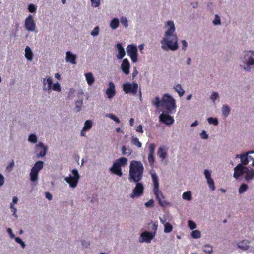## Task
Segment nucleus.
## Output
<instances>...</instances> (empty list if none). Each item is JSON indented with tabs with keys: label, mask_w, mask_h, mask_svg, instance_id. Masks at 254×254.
<instances>
[{
	"label": "nucleus",
	"mask_w": 254,
	"mask_h": 254,
	"mask_svg": "<svg viewBox=\"0 0 254 254\" xmlns=\"http://www.w3.org/2000/svg\"><path fill=\"white\" fill-rule=\"evenodd\" d=\"M167 25L170 28L165 32V36L163 38L161 43H163V49L166 50L165 46H164V42L166 44L167 48L172 51L177 50L178 48L177 37L174 32L175 30V27L173 22L169 21L167 23Z\"/></svg>",
	"instance_id": "nucleus-1"
},
{
	"label": "nucleus",
	"mask_w": 254,
	"mask_h": 254,
	"mask_svg": "<svg viewBox=\"0 0 254 254\" xmlns=\"http://www.w3.org/2000/svg\"><path fill=\"white\" fill-rule=\"evenodd\" d=\"M144 167L141 161L132 160L129 166V179L135 182H139L142 178Z\"/></svg>",
	"instance_id": "nucleus-2"
},
{
	"label": "nucleus",
	"mask_w": 254,
	"mask_h": 254,
	"mask_svg": "<svg viewBox=\"0 0 254 254\" xmlns=\"http://www.w3.org/2000/svg\"><path fill=\"white\" fill-rule=\"evenodd\" d=\"M151 177L154 184L153 192L156 196L158 203L162 207L168 206L169 203L167 201L161 200V199L164 197V195L162 191L159 190V180L157 174L156 173H152Z\"/></svg>",
	"instance_id": "nucleus-3"
},
{
	"label": "nucleus",
	"mask_w": 254,
	"mask_h": 254,
	"mask_svg": "<svg viewBox=\"0 0 254 254\" xmlns=\"http://www.w3.org/2000/svg\"><path fill=\"white\" fill-rule=\"evenodd\" d=\"M161 107L165 108L168 113H172L176 108L175 101L171 96L165 94L162 97Z\"/></svg>",
	"instance_id": "nucleus-4"
},
{
	"label": "nucleus",
	"mask_w": 254,
	"mask_h": 254,
	"mask_svg": "<svg viewBox=\"0 0 254 254\" xmlns=\"http://www.w3.org/2000/svg\"><path fill=\"white\" fill-rule=\"evenodd\" d=\"M44 163L42 161L36 162L32 168L30 173V180L35 182L38 180V176L39 171L43 168Z\"/></svg>",
	"instance_id": "nucleus-5"
},
{
	"label": "nucleus",
	"mask_w": 254,
	"mask_h": 254,
	"mask_svg": "<svg viewBox=\"0 0 254 254\" xmlns=\"http://www.w3.org/2000/svg\"><path fill=\"white\" fill-rule=\"evenodd\" d=\"M72 173L73 176L70 175L69 177L65 178V181L69 185L71 188H75L79 182L80 176L78 172L76 169H73L72 170Z\"/></svg>",
	"instance_id": "nucleus-6"
},
{
	"label": "nucleus",
	"mask_w": 254,
	"mask_h": 254,
	"mask_svg": "<svg viewBox=\"0 0 254 254\" xmlns=\"http://www.w3.org/2000/svg\"><path fill=\"white\" fill-rule=\"evenodd\" d=\"M123 90L126 94H131L135 95L138 91V85L136 82L132 83L127 82L123 85Z\"/></svg>",
	"instance_id": "nucleus-7"
},
{
	"label": "nucleus",
	"mask_w": 254,
	"mask_h": 254,
	"mask_svg": "<svg viewBox=\"0 0 254 254\" xmlns=\"http://www.w3.org/2000/svg\"><path fill=\"white\" fill-rule=\"evenodd\" d=\"M127 55L130 57L133 62H136L138 60L137 47L133 44L128 45L127 47Z\"/></svg>",
	"instance_id": "nucleus-8"
},
{
	"label": "nucleus",
	"mask_w": 254,
	"mask_h": 254,
	"mask_svg": "<svg viewBox=\"0 0 254 254\" xmlns=\"http://www.w3.org/2000/svg\"><path fill=\"white\" fill-rule=\"evenodd\" d=\"M136 183V186L134 189L133 190L132 193L130 194V197L132 198H134L135 197H140L143 193L144 188L143 184L141 183H139V182Z\"/></svg>",
	"instance_id": "nucleus-9"
},
{
	"label": "nucleus",
	"mask_w": 254,
	"mask_h": 254,
	"mask_svg": "<svg viewBox=\"0 0 254 254\" xmlns=\"http://www.w3.org/2000/svg\"><path fill=\"white\" fill-rule=\"evenodd\" d=\"M244 62L248 65H254V51H246L244 55Z\"/></svg>",
	"instance_id": "nucleus-10"
},
{
	"label": "nucleus",
	"mask_w": 254,
	"mask_h": 254,
	"mask_svg": "<svg viewBox=\"0 0 254 254\" xmlns=\"http://www.w3.org/2000/svg\"><path fill=\"white\" fill-rule=\"evenodd\" d=\"M25 27L29 31H34L36 29V24L32 15H29L25 21Z\"/></svg>",
	"instance_id": "nucleus-11"
},
{
	"label": "nucleus",
	"mask_w": 254,
	"mask_h": 254,
	"mask_svg": "<svg viewBox=\"0 0 254 254\" xmlns=\"http://www.w3.org/2000/svg\"><path fill=\"white\" fill-rule=\"evenodd\" d=\"M246 170H247V167L244 166L242 164H238L234 168V177L237 179H238L245 174Z\"/></svg>",
	"instance_id": "nucleus-12"
},
{
	"label": "nucleus",
	"mask_w": 254,
	"mask_h": 254,
	"mask_svg": "<svg viewBox=\"0 0 254 254\" xmlns=\"http://www.w3.org/2000/svg\"><path fill=\"white\" fill-rule=\"evenodd\" d=\"M159 120L162 123H163L167 125L172 124L174 121V120L172 117L168 114L164 113H162L159 116Z\"/></svg>",
	"instance_id": "nucleus-13"
},
{
	"label": "nucleus",
	"mask_w": 254,
	"mask_h": 254,
	"mask_svg": "<svg viewBox=\"0 0 254 254\" xmlns=\"http://www.w3.org/2000/svg\"><path fill=\"white\" fill-rule=\"evenodd\" d=\"M47 148L42 143H40L36 146V152L38 157H44L46 154Z\"/></svg>",
	"instance_id": "nucleus-14"
},
{
	"label": "nucleus",
	"mask_w": 254,
	"mask_h": 254,
	"mask_svg": "<svg viewBox=\"0 0 254 254\" xmlns=\"http://www.w3.org/2000/svg\"><path fill=\"white\" fill-rule=\"evenodd\" d=\"M121 69L123 72L126 75L129 73L130 63L127 58L124 59L121 64Z\"/></svg>",
	"instance_id": "nucleus-15"
},
{
	"label": "nucleus",
	"mask_w": 254,
	"mask_h": 254,
	"mask_svg": "<svg viewBox=\"0 0 254 254\" xmlns=\"http://www.w3.org/2000/svg\"><path fill=\"white\" fill-rule=\"evenodd\" d=\"M155 236L154 233L151 232L145 231L141 234V237L142 240L141 242H146L149 243Z\"/></svg>",
	"instance_id": "nucleus-16"
},
{
	"label": "nucleus",
	"mask_w": 254,
	"mask_h": 254,
	"mask_svg": "<svg viewBox=\"0 0 254 254\" xmlns=\"http://www.w3.org/2000/svg\"><path fill=\"white\" fill-rule=\"evenodd\" d=\"M106 94L108 98H112L116 94L115 85L113 82H110L109 83V87L106 90Z\"/></svg>",
	"instance_id": "nucleus-17"
},
{
	"label": "nucleus",
	"mask_w": 254,
	"mask_h": 254,
	"mask_svg": "<svg viewBox=\"0 0 254 254\" xmlns=\"http://www.w3.org/2000/svg\"><path fill=\"white\" fill-rule=\"evenodd\" d=\"M110 170L113 173L120 177L122 176L123 175L121 167L115 162L113 163L112 167Z\"/></svg>",
	"instance_id": "nucleus-18"
},
{
	"label": "nucleus",
	"mask_w": 254,
	"mask_h": 254,
	"mask_svg": "<svg viewBox=\"0 0 254 254\" xmlns=\"http://www.w3.org/2000/svg\"><path fill=\"white\" fill-rule=\"evenodd\" d=\"M116 48L118 50V54L116 57L119 59H121L124 58L126 53L124 48H123L121 43H118L116 45Z\"/></svg>",
	"instance_id": "nucleus-19"
},
{
	"label": "nucleus",
	"mask_w": 254,
	"mask_h": 254,
	"mask_svg": "<svg viewBox=\"0 0 254 254\" xmlns=\"http://www.w3.org/2000/svg\"><path fill=\"white\" fill-rule=\"evenodd\" d=\"M43 89L44 90L50 91L52 88V79L51 77L47 78V79H43Z\"/></svg>",
	"instance_id": "nucleus-20"
},
{
	"label": "nucleus",
	"mask_w": 254,
	"mask_h": 254,
	"mask_svg": "<svg viewBox=\"0 0 254 254\" xmlns=\"http://www.w3.org/2000/svg\"><path fill=\"white\" fill-rule=\"evenodd\" d=\"M76 56L75 55L72 54L70 51L66 53V60L68 62H70L72 64H76Z\"/></svg>",
	"instance_id": "nucleus-21"
},
{
	"label": "nucleus",
	"mask_w": 254,
	"mask_h": 254,
	"mask_svg": "<svg viewBox=\"0 0 254 254\" xmlns=\"http://www.w3.org/2000/svg\"><path fill=\"white\" fill-rule=\"evenodd\" d=\"M245 174V179L247 181H249L254 177V171L253 169L247 167V170H246Z\"/></svg>",
	"instance_id": "nucleus-22"
},
{
	"label": "nucleus",
	"mask_w": 254,
	"mask_h": 254,
	"mask_svg": "<svg viewBox=\"0 0 254 254\" xmlns=\"http://www.w3.org/2000/svg\"><path fill=\"white\" fill-rule=\"evenodd\" d=\"M250 244V241L247 240H244L241 241H240L238 244V247L239 248L243 250H247L249 249V244Z\"/></svg>",
	"instance_id": "nucleus-23"
},
{
	"label": "nucleus",
	"mask_w": 254,
	"mask_h": 254,
	"mask_svg": "<svg viewBox=\"0 0 254 254\" xmlns=\"http://www.w3.org/2000/svg\"><path fill=\"white\" fill-rule=\"evenodd\" d=\"M239 157L241 159V161L242 162V164L244 165H246L248 164L249 161H250L248 156V154H243L240 155H237L236 158Z\"/></svg>",
	"instance_id": "nucleus-24"
},
{
	"label": "nucleus",
	"mask_w": 254,
	"mask_h": 254,
	"mask_svg": "<svg viewBox=\"0 0 254 254\" xmlns=\"http://www.w3.org/2000/svg\"><path fill=\"white\" fill-rule=\"evenodd\" d=\"M167 149L165 148L164 146L160 147L158 151H157V154L160 157V158H162V159H164L166 157L167 155Z\"/></svg>",
	"instance_id": "nucleus-25"
},
{
	"label": "nucleus",
	"mask_w": 254,
	"mask_h": 254,
	"mask_svg": "<svg viewBox=\"0 0 254 254\" xmlns=\"http://www.w3.org/2000/svg\"><path fill=\"white\" fill-rule=\"evenodd\" d=\"M85 76L88 84L90 86L92 85L95 82V78L93 75V74L91 72H89L86 73Z\"/></svg>",
	"instance_id": "nucleus-26"
},
{
	"label": "nucleus",
	"mask_w": 254,
	"mask_h": 254,
	"mask_svg": "<svg viewBox=\"0 0 254 254\" xmlns=\"http://www.w3.org/2000/svg\"><path fill=\"white\" fill-rule=\"evenodd\" d=\"M25 56L28 60H32L33 57V54L31 48L29 46H27L25 49Z\"/></svg>",
	"instance_id": "nucleus-27"
},
{
	"label": "nucleus",
	"mask_w": 254,
	"mask_h": 254,
	"mask_svg": "<svg viewBox=\"0 0 254 254\" xmlns=\"http://www.w3.org/2000/svg\"><path fill=\"white\" fill-rule=\"evenodd\" d=\"M127 162V159L125 157H121L115 161V162L119 164L121 167L125 166Z\"/></svg>",
	"instance_id": "nucleus-28"
},
{
	"label": "nucleus",
	"mask_w": 254,
	"mask_h": 254,
	"mask_svg": "<svg viewBox=\"0 0 254 254\" xmlns=\"http://www.w3.org/2000/svg\"><path fill=\"white\" fill-rule=\"evenodd\" d=\"M131 143L140 148L142 147V143L139 141V139L137 137H133L131 140Z\"/></svg>",
	"instance_id": "nucleus-29"
},
{
	"label": "nucleus",
	"mask_w": 254,
	"mask_h": 254,
	"mask_svg": "<svg viewBox=\"0 0 254 254\" xmlns=\"http://www.w3.org/2000/svg\"><path fill=\"white\" fill-rule=\"evenodd\" d=\"M174 89L180 97L184 95L185 91L182 88V86L180 84H177L176 85V86L174 87Z\"/></svg>",
	"instance_id": "nucleus-30"
},
{
	"label": "nucleus",
	"mask_w": 254,
	"mask_h": 254,
	"mask_svg": "<svg viewBox=\"0 0 254 254\" xmlns=\"http://www.w3.org/2000/svg\"><path fill=\"white\" fill-rule=\"evenodd\" d=\"M119 20L117 18H115L111 21V22L110 23V27L113 29H116L119 26Z\"/></svg>",
	"instance_id": "nucleus-31"
},
{
	"label": "nucleus",
	"mask_w": 254,
	"mask_h": 254,
	"mask_svg": "<svg viewBox=\"0 0 254 254\" xmlns=\"http://www.w3.org/2000/svg\"><path fill=\"white\" fill-rule=\"evenodd\" d=\"M230 109L228 106L226 105H224L223 106L222 109V113L224 116L225 117L228 116V115L230 114Z\"/></svg>",
	"instance_id": "nucleus-32"
},
{
	"label": "nucleus",
	"mask_w": 254,
	"mask_h": 254,
	"mask_svg": "<svg viewBox=\"0 0 254 254\" xmlns=\"http://www.w3.org/2000/svg\"><path fill=\"white\" fill-rule=\"evenodd\" d=\"M92 125L93 123L91 120H88L86 121L83 127V129L86 130L87 131L90 130L92 127Z\"/></svg>",
	"instance_id": "nucleus-33"
},
{
	"label": "nucleus",
	"mask_w": 254,
	"mask_h": 254,
	"mask_svg": "<svg viewBox=\"0 0 254 254\" xmlns=\"http://www.w3.org/2000/svg\"><path fill=\"white\" fill-rule=\"evenodd\" d=\"M164 231L166 233H168L171 232L173 230V226L171 224L168 222L164 224Z\"/></svg>",
	"instance_id": "nucleus-34"
},
{
	"label": "nucleus",
	"mask_w": 254,
	"mask_h": 254,
	"mask_svg": "<svg viewBox=\"0 0 254 254\" xmlns=\"http://www.w3.org/2000/svg\"><path fill=\"white\" fill-rule=\"evenodd\" d=\"M122 153L123 155L129 156L132 153V150L130 149H127L125 146H123L121 148Z\"/></svg>",
	"instance_id": "nucleus-35"
},
{
	"label": "nucleus",
	"mask_w": 254,
	"mask_h": 254,
	"mask_svg": "<svg viewBox=\"0 0 254 254\" xmlns=\"http://www.w3.org/2000/svg\"><path fill=\"white\" fill-rule=\"evenodd\" d=\"M182 197L184 199L187 200H190L192 199L191 192L190 191H187L184 192L182 195Z\"/></svg>",
	"instance_id": "nucleus-36"
},
{
	"label": "nucleus",
	"mask_w": 254,
	"mask_h": 254,
	"mask_svg": "<svg viewBox=\"0 0 254 254\" xmlns=\"http://www.w3.org/2000/svg\"><path fill=\"white\" fill-rule=\"evenodd\" d=\"M207 184L208 185L209 188L212 190H214L215 189V186L214 185V182L212 178L209 179L208 180H207Z\"/></svg>",
	"instance_id": "nucleus-37"
},
{
	"label": "nucleus",
	"mask_w": 254,
	"mask_h": 254,
	"mask_svg": "<svg viewBox=\"0 0 254 254\" xmlns=\"http://www.w3.org/2000/svg\"><path fill=\"white\" fill-rule=\"evenodd\" d=\"M248 188V187L247 184L244 183L242 184L239 189V193L240 194L244 193L245 191H246Z\"/></svg>",
	"instance_id": "nucleus-38"
},
{
	"label": "nucleus",
	"mask_w": 254,
	"mask_h": 254,
	"mask_svg": "<svg viewBox=\"0 0 254 254\" xmlns=\"http://www.w3.org/2000/svg\"><path fill=\"white\" fill-rule=\"evenodd\" d=\"M203 251L206 253L211 254L212 251V247L209 244H206L204 246Z\"/></svg>",
	"instance_id": "nucleus-39"
},
{
	"label": "nucleus",
	"mask_w": 254,
	"mask_h": 254,
	"mask_svg": "<svg viewBox=\"0 0 254 254\" xmlns=\"http://www.w3.org/2000/svg\"><path fill=\"white\" fill-rule=\"evenodd\" d=\"M152 104L157 108L161 106V101L159 97H155L154 100L152 101Z\"/></svg>",
	"instance_id": "nucleus-40"
},
{
	"label": "nucleus",
	"mask_w": 254,
	"mask_h": 254,
	"mask_svg": "<svg viewBox=\"0 0 254 254\" xmlns=\"http://www.w3.org/2000/svg\"><path fill=\"white\" fill-rule=\"evenodd\" d=\"M207 121L210 124H213L215 126L218 124V121L217 118L209 117L207 119Z\"/></svg>",
	"instance_id": "nucleus-41"
},
{
	"label": "nucleus",
	"mask_w": 254,
	"mask_h": 254,
	"mask_svg": "<svg viewBox=\"0 0 254 254\" xmlns=\"http://www.w3.org/2000/svg\"><path fill=\"white\" fill-rule=\"evenodd\" d=\"M106 116L113 120L117 123H119L120 122V120H119V119L113 114H106Z\"/></svg>",
	"instance_id": "nucleus-42"
},
{
	"label": "nucleus",
	"mask_w": 254,
	"mask_h": 254,
	"mask_svg": "<svg viewBox=\"0 0 254 254\" xmlns=\"http://www.w3.org/2000/svg\"><path fill=\"white\" fill-rule=\"evenodd\" d=\"M191 235L193 238H199L201 236L200 232L198 230H194L192 232Z\"/></svg>",
	"instance_id": "nucleus-43"
},
{
	"label": "nucleus",
	"mask_w": 254,
	"mask_h": 254,
	"mask_svg": "<svg viewBox=\"0 0 254 254\" xmlns=\"http://www.w3.org/2000/svg\"><path fill=\"white\" fill-rule=\"evenodd\" d=\"M51 89H52L54 91H58V92H60L61 91V88L60 85L58 82H57L56 83H55L53 85V86H52Z\"/></svg>",
	"instance_id": "nucleus-44"
},
{
	"label": "nucleus",
	"mask_w": 254,
	"mask_h": 254,
	"mask_svg": "<svg viewBox=\"0 0 254 254\" xmlns=\"http://www.w3.org/2000/svg\"><path fill=\"white\" fill-rule=\"evenodd\" d=\"M154 154H148V160L151 166L153 165L154 163L155 159Z\"/></svg>",
	"instance_id": "nucleus-45"
},
{
	"label": "nucleus",
	"mask_w": 254,
	"mask_h": 254,
	"mask_svg": "<svg viewBox=\"0 0 254 254\" xmlns=\"http://www.w3.org/2000/svg\"><path fill=\"white\" fill-rule=\"evenodd\" d=\"M247 154H248V156L249 160L253 161V165H254V151H251L248 152Z\"/></svg>",
	"instance_id": "nucleus-46"
},
{
	"label": "nucleus",
	"mask_w": 254,
	"mask_h": 254,
	"mask_svg": "<svg viewBox=\"0 0 254 254\" xmlns=\"http://www.w3.org/2000/svg\"><path fill=\"white\" fill-rule=\"evenodd\" d=\"M28 140L32 143H36L37 141V138L36 135L32 134L30 135L28 138Z\"/></svg>",
	"instance_id": "nucleus-47"
},
{
	"label": "nucleus",
	"mask_w": 254,
	"mask_h": 254,
	"mask_svg": "<svg viewBox=\"0 0 254 254\" xmlns=\"http://www.w3.org/2000/svg\"><path fill=\"white\" fill-rule=\"evenodd\" d=\"M83 104V101L82 100H79V101H77L75 103V106H76V108L77 109V112H79L81 110V106Z\"/></svg>",
	"instance_id": "nucleus-48"
},
{
	"label": "nucleus",
	"mask_w": 254,
	"mask_h": 254,
	"mask_svg": "<svg viewBox=\"0 0 254 254\" xmlns=\"http://www.w3.org/2000/svg\"><path fill=\"white\" fill-rule=\"evenodd\" d=\"M101 0H90L91 5L94 7H97L100 4V1Z\"/></svg>",
	"instance_id": "nucleus-49"
},
{
	"label": "nucleus",
	"mask_w": 254,
	"mask_h": 254,
	"mask_svg": "<svg viewBox=\"0 0 254 254\" xmlns=\"http://www.w3.org/2000/svg\"><path fill=\"white\" fill-rule=\"evenodd\" d=\"M149 227H150V229H151V230L153 231L152 233H154V235H155L158 227V225L156 223H154L151 224V226H150V224H149Z\"/></svg>",
	"instance_id": "nucleus-50"
},
{
	"label": "nucleus",
	"mask_w": 254,
	"mask_h": 254,
	"mask_svg": "<svg viewBox=\"0 0 254 254\" xmlns=\"http://www.w3.org/2000/svg\"><path fill=\"white\" fill-rule=\"evenodd\" d=\"M188 226L191 230H193L196 227V224L191 220L188 221Z\"/></svg>",
	"instance_id": "nucleus-51"
},
{
	"label": "nucleus",
	"mask_w": 254,
	"mask_h": 254,
	"mask_svg": "<svg viewBox=\"0 0 254 254\" xmlns=\"http://www.w3.org/2000/svg\"><path fill=\"white\" fill-rule=\"evenodd\" d=\"M28 10L30 12L33 13L36 11V6L33 4H30L28 6Z\"/></svg>",
	"instance_id": "nucleus-52"
},
{
	"label": "nucleus",
	"mask_w": 254,
	"mask_h": 254,
	"mask_svg": "<svg viewBox=\"0 0 254 254\" xmlns=\"http://www.w3.org/2000/svg\"><path fill=\"white\" fill-rule=\"evenodd\" d=\"M99 28L98 26L95 27L92 31L91 34L93 36H97L99 34Z\"/></svg>",
	"instance_id": "nucleus-53"
},
{
	"label": "nucleus",
	"mask_w": 254,
	"mask_h": 254,
	"mask_svg": "<svg viewBox=\"0 0 254 254\" xmlns=\"http://www.w3.org/2000/svg\"><path fill=\"white\" fill-rule=\"evenodd\" d=\"M15 241L17 243L20 244L23 248H25V244L22 240L19 237H16Z\"/></svg>",
	"instance_id": "nucleus-54"
},
{
	"label": "nucleus",
	"mask_w": 254,
	"mask_h": 254,
	"mask_svg": "<svg viewBox=\"0 0 254 254\" xmlns=\"http://www.w3.org/2000/svg\"><path fill=\"white\" fill-rule=\"evenodd\" d=\"M204 175H205V178H206V180H208L209 179H211V171H209V170H208L207 169H205V170H204Z\"/></svg>",
	"instance_id": "nucleus-55"
},
{
	"label": "nucleus",
	"mask_w": 254,
	"mask_h": 254,
	"mask_svg": "<svg viewBox=\"0 0 254 254\" xmlns=\"http://www.w3.org/2000/svg\"><path fill=\"white\" fill-rule=\"evenodd\" d=\"M121 22L124 27H127L128 26V22L126 17H122L121 19Z\"/></svg>",
	"instance_id": "nucleus-56"
},
{
	"label": "nucleus",
	"mask_w": 254,
	"mask_h": 254,
	"mask_svg": "<svg viewBox=\"0 0 254 254\" xmlns=\"http://www.w3.org/2000/svg\"><path fill=\"white\" fill-rule=\"evenodd\" d=\"M213 23L214 25H218V24H220L221 22H220V18L219 17V16L218 15H215V19L214 20H213Z\"/></svg>",
	"instance_id": "nucleus-57"
},
{
	"label": "nucleus",
	"mask_w": 254,
	"mask_h": 254,
	"mask_svg": "<svg viewBox=\"0 0 254 254\" xmlns=\"http://www.w3.org/2000/svg\"><path fill=\"white\" fill-rule=\"evenodd\" d=\"M155 146L154 144H151L149 146V154H154Z\"/></svg>",
	"instance_id": "nucleus-58"
},
{
	"label": "nucleus",
	"mask_w": 254,
	"mask_h": 254,
	"mask_svg": "<svg viewBox=\"0 0 254 254\" xmlns=\"http://www.w3.org/2000/svg\"><path fill=\"white\" fill-rule=\"evenodd\" d=\"M154 201L153 199H150L145 203V205L147 207H152L154 206Z\"/></svg>",
	"instance_id": "nucleus-59"
},
{
	"label": "nucleus",
	"mask_w": 254,
	"mask_h": 254,
	"mask_svg": "<svg viewBox=\"0 0 254 254\" xmlns=\"http://www.w3.org/2000/svg\"><path fill=\"white\" fill-rule=\"evenodd\" d=\"M218 96H219V95H218V94L217 93H216L215 92H213L212 94H211L210 99L213 101H214L218 97Z\"/></svg>",
	"instance_id": "nucleus-60"
},
{
	"label": "nucleus",
	"mask_w": 254,
	"mask_h": 254,
	"mask_svg": "<svg viewBox=\"0 0 254 254\" xmlns=\"http://www.w3.org/2000/svg\"><path fill=\"white\" fill-rule=\"evenodd\" d=\"M200 136H201V138L204 139H206L208 137V135L206 133V131L204 130H203L201 132V133H200Z\"/></svg>",
	"instance_id": "nucleus-61"
},
{
	"label": "nucleus",
	"mask_w": 254,
	"mask_h": 254,
	"mask_svg": "<svg viewBox=\"0 0 254 254\" xmlns=\"http://www.w3.org/2000/svg\"><path fill=\"white\" fill-rule=\"evenodd\" d=\"M10 208L11 209V211L13 212V215L15 216L16 217H17V216L16 215L17 209L15 207H14L13 204L12 203L10 204Z\"/></svg>",
	"instance_id": "nucleus-62"
},
{
	"label": "nucleus",
	"mask_w": 254,
	"mask_h": 254,
	"mask_svg": "<svg viewBox=\"0 0 254 254\" xmlns=\"http://www.w3.org/2000/svg\"><path fill=\"white\" fill-rule=\"evenodd\" d=\"M159 219H160V221L161 222V223L162 224H165L166 222V220H167V219H166V217L165 215H163L162 217H160L159 218Z\"/></svg>",
	"instance_id": "nucleus-63"
},
{
	"label": "nucleus",
	"mask_w": 254,
	"mask_h": 254,
	"mask_svg": "<svg viewBox=\"0 0 254 254\" xmlns=\"http://www.w3.org/2000/svg\"><path fill=\"white\" fill-rule=\"evenodd\" d=\"M136 131L138 132L142 133L143 132L142 126L141 125H139L137 126L136 128Z\"/></svg>",
	"instance_id": "nucleus-64"
}]
</instances>
